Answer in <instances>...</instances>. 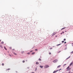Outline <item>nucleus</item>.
I'll return each instance as SVG.
<instances>
[{"label":"nucleus","mask_w":73,"mask_h":73,"mask_svg":"<svg viewBox=\"0 0 73 73\" xmlns=\"http://www.w3.org/2000/svg\"><path fill=\"white\" fill-rule=\"evenodd\" d=\"M67 71H70L71 69L70 68L69 66H68L67 68Z\"/></svg>","instance_id":"f257e3e1"},{"label":"nucleus","mask_w":73,"mask_h":73,"mask_svg":"<svg viewBox=\"0 0 73 73\" xmlns=\"http://www.w3.org/2000/svg\"><path fill=\"white\" fill-rule=\"evenodd\" d=\"M58 61V60H55L53 61L54 62L56 63V62H57Z\"/></svg>","instance_id":"f03ea898"},{"label":"nucleus","mask_w":73,"mask_h":73,"mask_svg":"<svg viewBox=\"0 0 73 73\" xmlns=\"http://www.w3.org/2000/svg\"><path fill=\"white\" fill-rule=\"evenodd\" d=\"M48 67H49V66L48 65H46L44 66V68H48Z\"/></svg>","instance_id":"7ed1b4c3"},{"label":"nucleus","mask_w":73,"mask_h":73,"mask_svg":"<svg viewBox=\"0 0 73 73\" xmlns=\"http://www.w3.org/2000/svg\"><path fill=\"white\" fill-rule=\"evenodd\" d=\"M72 64H73V62H72L70 64V66H72Z\"/></svg>","instance_id":"20e7f679"},{"label":"nucleus","mask_w":73,"mask_h":73,"mask_svg":"<svg viewBox=\"0 0 73 73\" xmlns=\"http://www.w3.org/2000/svg\"><path fill=\"white\" fill-rule=\"evenodd\" d=\"M56 33H53L52 35V36H54V35H56Z\"/></svg>","instance_id":"39448f33"},{"label":"nucleus","mask_w":73,"mask_h":73,"mask_svg":"<svg viewBox=\"0 0 73 73\" xmlns=\"http://www.w3.org/2000/svg\"><path fill=\"white\" fill-rule=\"evenodd\" d=\"M65 28H66V27H64V28H62L61 29V31H62V30H63V29H65Z\"/></svg>","instance_id":"423d86ee"},{"label":"nucleus","mask_w":73,"mask_h":73,"mask_svg":"<svg viewBox=\"0 0 73 73\" xmlns=\"http://www.w3.org/2000/svg\"><path fill=\"white\" fill-rule=\"evenodd\" d=\"M36 64L38 65V64H39V63H38V62H36Z\"/></svg>","instance_id":"0eeeda50"},{"label":"nucleus","mask_w":73,"mask_h":73,"mask_svg":"<svg viewBox=\"0 0 73 73\" xmlns=\"http://www.w3.org/2000/svg\"><path fill=\"white\" fill-rule=\"evenodd\" d=\"M40 67L41 68H43V66L40 65Z\"/></svg>","instance_id":"6e6552de"},{"label":"nucleus","mask_w":73,"mask_h":73,"mask_svg":"<svg viewBox=\"0 0 73 73\" xmlns=\"http://www.w3.org/2000/svg\"><path fill=\"white\" fill-rule=\"evenodd\" d=\"M31 54H32L33 55V54H35V52H32Z\"/></svg>","instance_id":"1a4fd4ad"},{"label":"nucleus","mask_w":73,"mask_h":73,"mask_svg":"<svg viewBox=\"0 0 73 73\" xmlns=\"http://www.w3.org/2000/svg\"><path fill=\"white\" fill-rule=\"evenodd\" d=\"M60 66H61V65H59L57 66V68H60Z\"/></svg>","instance_id":"9d476101"},{"label":"nucleus","mask_w":73,"mask_h":73,"mask_svg":"<svg viewBox=\"0 0 73 73\" xmlns=\"http://www.w3.org/2000/svg\"><path fill=\"white\" fill-rule=\"evenodd\" d=\"M4 48L5 49V50H7V48H6L5 46L4 47Z\"/></svg>","instance_id":"9b49d317"},{"label":"nucleus","mask_w":73,"mask_h":73,"mask_svg":"<svg viewBox=\"0 0 73 73\" xmlns=\"http://www.w3.org/2000/svg\"><path fill=\"white\" fill-rule=\"evenodd\" d=\"M0 47H1V48H3V46H1L0 45Z\"/></svg>","instance_id":"f8f14e48"},{"label":"nucleus","mask_w":73,"mask_h":73,"mask_svg":"<svg viewBox=\"0 0 73 73\" xmlns=\"http://www.w3.org/2000/svg\"><path fill=\"white\" fill-rule=\"evenodd\" d=\"M14 54H15V55H17V54L15 53V52H14Z\"/></svg>","instance_id":"ddd939ff"},{"label":"nucleus","mask_w":73,"mask_h":73,"mask_svg":"<svg viewBox=\"0 0 73 73\" xmlns=\"http://www.w3.org/2000/svg\"><path fill=\"white\" fill-rule=\"evenodd\" d=\"M70 56H69L68 58H67L66 60H67V59H68V58H70Z\"/></svg>","instance_id":"4468645a"},{"label":"nucleus","mask_w":73,"mask_h":73,"mask_svg":"<svg viewBox=\"0 0 73 73\" xmlns=\"http://www.w3.org/2000/svg\"><path fill=\"white\" fill-rule=\"evenodd\" d=\"M27 54H31V53L30 52H28L27 53Z\"/></svg>","instance_id":"2eb2a0df"},{"label":"nucleus","mask_w":73,"mask_h":73,"mask_svg":"<svg viewBox=\"0 0 73 73\" xmlns=\"http://www.w3.org/2000/svg\"><path fill=\"white\" fill-rule=\"evenodd\" d=\"M10 70V68H8L6 70Z\"/></svg>","instance_id":"dca6fc26"},{"label":"nucleus","mask_w":73,"mask_h":73,"mask_svg":"<svg viewBox=\"0 0 73 73\" xmlns=\"http://www.w3.org/2000/svg\"><path fill=\"white\" fill-rule=\"evenodd\" d=\"M56 71H54L53 73H56Z\"/></svg>","instance_id":"f3484780"},{"label":"nucleus","mask_w":73,"mask_h":73,"mask_svg":"<svg viewBox=\"0 0 73 73\" xmlns=\"http://www.w3.org/2000/svg\"><path fill=\"white\" fill-rule=\"evenodd\" d=\"M39 61H41V60L40 58L38 59Z\"/></svg>","instance_id":"a211bd4d"},{"label":"nucleus","mask_w":73,"mask_h":73,"mask_svg":"<svg viewBox=\"0 0 73 73\" xmlns=\"http://www.w3.org/2000/svg\"><path fill=\"white\" fill-rule=\"evenodd\" d=\"M30 52H33V50L30 51Z\"/></svg>","instance_id":"6ab92c4d"},{"label":"nucleus","mask_w":73,"mask_h":73,"mask_svg":"<svg viewBox=\"0 0 73 73\" xmlns=\"http://www.w3.org/2000/svg\"><path fill=\"white\" fill-rule=\"evenodd\" d=\"M2 66H4V64L3 63H2Z\"/></svg>","instance_id":"aec40b11"},{"label":"nucleus","mask_w":73,"mask_h":73,"mask_svg":"<svg viewBox=\"0 0 73 73\" xmlns=\"http://www.w3.org/2000/svg\"><path fill=\"white\" fill-rule=\"evenodd\" d=\"M1 43L2 44H4V42H2Z\"/></svg>","instance_id":"412c9836"},{"label":"nucleus","mask_w":73,"mask_h":73,"mask_svg":"<svg viewBox=\"0 0 73 73\" xmlns=\"http://www.w3.org/2000/svg\"><path fill=\"white\" fill-rule=\"evenodd\" d=\"M73 51L72 52H71V54H73Z\"/></svg>","instance_id":"4be33fe9"},{"label":"nucleus","mask_w":73,"mask_h":73,"mask_svg":"<svg viewBox=\"0 0 73 73\" xmlns=\"http://www.w3.org/2000/svg\"><path fill=\"white\" fill-rule=\"evenodd\" d=\"M61 45V44H58V45H57V46H58L59 45Z\"/></svg>","instance_id":"5701e85b"},{"label":"nucleus","mask_w":73,"mask_h":73,"mask_svg":"<svg viewBox=\"0 0 73 73\" xmlns=\"http://www.w3.org/2000/svg\"><path fill=\"white\" fill-rule=\"evenodd\" d=\"M35 50L36 51H37V49H35Z\"/></svg>","instance_id":"b1692460"},{"label":"nucleus","mask_w":73,"mask_h":73,"mask_svg":"<svg viewBox=\"0 0 73 73\" xmlns=\"http://www.w3.org/2000/svg\"><path fill=\"white\" fill-rule=\"evenodd\" d=\"M64 41H66V39L65 38L64 39Z\"/></svg>","instance_id":"393cba45"},{"label":"nucleus","mask_w":73,"mask_h":73,"mask_svg":"<svg viewBox=\"0 0 73 73\" xmlns=\"http://www.w3.org/2000/svg\"><path fill=\"white\" fill-rule=\"evenodd\" d=\"M23 63L25 62V61L23 60Z\"/></svg>","instance_id":"a878e982"},{"label":"nucleus","mask_w":73,"mask_h":73,"mask_svg":"<svg viewBox=\"0 0 73 73\" xmlns=\"http://www.w3.org/2000/svg\"><path fill=\"white\" fill-rule=\"evenodd\" d=\"M9 49H12V48H11V47H9Z\"/></svg>","instance_id":"bb28decb"},{"label":"nucleus","mask_w":73,"mask_h":73,"mask_svg":"<svg viewBox=\"0 0 73 73\" xmlns=\"http://www.w3.org/2000/svg\"><path fill=\"white\" fill-rule=\"evenodd\" d=\"M62 42L63 43V42H64V41H62Z\"/></svg>","instance_id":"cd10ccee"},{"label":"nucleus","mask_w":73,"mask_h":73,"mask_svg":"<svg viewBox=\"0 0 73 73\" xmlns=\"http://www.w3.org/2000/svg\"><path fill=\"white\" fill-rule=\"evenodd\" d=\"M24 51H23L22 52V53H24Z\"/></svg>","instance_id":"c85d7f7f"},{"label":"nucleus","mask_w":73,"mask_h":73,"mask_svg":"<svg viewBox=\"0 0 73 73\" xmlns=\"http://www.w3.org/2000/svg\"><path fill=\"white\" fill-rule=\"evenodd\" d=\"M49 54H51V52H49Z\"/></svg>","instance_id":"c756f323"},{"label":"nucleus","mask_w":73,"mask_h":73,"mask_svg":"<svg viewBox=\"0 0 73 73\" xmlns=\"http://www.w3.org/2000/svg\"><path fill=\"white\" fill-rule=\"evenodd\" d=\"M58 70H57L56 71V72H58Z\"/></svg>","instance_id":"7c9ffc66"},{"label":"nucleus","mask_w":73,"mask_h":73,"mask_svg":"<svg viewBox=\"0 0 73 73\" xmlns=\"http://www.w3.org/2000/svg\"><path fill=\"white\" fill-rule=\"evenodd\" d=\"M60 70H62V69H59V71H60Z\"/></svg>","instance_id":"2f4dec72"},{"label":"nucleus","mask_w":73,"mask_h":73,"mask_svg":"<svg viewBox=\"0 0 73 73\" xmlns=\"http://www.w3.org/2000/svg\"><path fill=\"white\" fill-rule=\"evenodd\" d=\"M55 37H57V36L56 35Z\"/></svg>","instance_id":"473e14b6"},{"label":"nucleus","mask_w":73,"mask_h":73,"mask_svg":"<svg viewBox=\"0 0 73 73\" xmlns=\"http://www.w3.org/2000/svg\"><path fill=\"white\" fill-rule=\"evenodd\" d=\"M72 46H73V43L72 44Z\"/></svg>","instance_id":"72a5a7b5"},{"label":"nucleus","mask_w":73,"mask_h":73,"mask_svg":"<svg viewBox=\"0 0 73 73\" xmlns=\"http://www.w3.org/2000/svg\"><path fill=\"white\" fill-rule=\"evenodd\" d=\"M66 43V42H64V43L65 44V43Z\"/></svg>","instance_id":"f704fd0d"},{"label":"nucleus","mask_w":73,"mask_h":73,"mask_svg":"<svg viewBox=\"0 0 73 73\" xmlns=\"http://www.w3.org/2000/svg\"><path fill=\"white\" fill-rule=\"evenodd\" d=\"M62 33H64V31L62 32Z\"/></svg>","instance_id":"c9c22d12"},{"label":"nucleus","mask_w":73,"mask_h":73,"mask_svg":"<svg viewBox=\"0 0 73 73\" xmlns=\"http://www.w3.org/2000/svg\"><path fill=\"white\" fill-rule=\"evenodd\" d=\"M35 70H37V68H35Z\"/></svg>","instance_id":"e433bc0d"},{"label":"nucleus","mask_w":73,"mask_h":73,"mask_svg":"<svg viewBox=\"0 0 73 73\" xmlns=\"http://www.w3.org/2000/svg\"><path fill=\"white\" fill-rule=\"evenodd\" d=\"M66 65V64H64V66H65V65Z\"/></svg>","instance_id":"4c0bfd02"},{"label":"nucleus","mask_w":73,"mask_h":73,"mask_svg":"<svg viewBox=\"0 0 73 73\" xmlns=\"http://www.w3.org/2000/svg\"><path fill=\"white\" fill-rule=\"evenodd\" d=\"M9 56H11V55H9Z\"/></svg>","instance_id":"58836bf2"},{"label":"nucleus","mask_w":73,"mask_h":73,"mask_svg":"<svg viewBox=\"0 0 73 73\" xmlns=\"http://www.w3.org/2000/svg\"><path fill=\"white\" fill-rule=\"evenodd\" d=\"M68 73H70V71Z\"/></svg>","instance_id":"ea45409f"},{"label":"nucleus","mask_w":73,"mask_h":73,"mask_svg":"<svg viewBox=\"0 0 73 73\" xmlns=\"http://www.w3.org/2000/svg\"><path fill=\"white\" fill-rule=\"evenodd\" d=\"M31 73H35V72H32Z\"/></svg>","instance_id":"a19ab883"},{"label":"nucleus","mask_w":73,"mask_h":73,"mask_svg":"<svg viewBox=\"0 0 73 73\" xmlns=\"http://www.w3.org/2000/svg\"><path fill=\"white\" fill-rule=\"evenodd\" d=\"M61 35H62V33H61Z\"/></svg>","instance_id":"79ce46f5"},{"label":"nucleus","mask_w":73,"mask_h":73,"mask_svg":"<svg viewBox=\"0 0 73 73\" xmlns=\"http://www.w3.org/2000/svg\"><path fill=\"white\" fill-rule=\"evenodd\" d=\"M26 61H27V60H26Z\"/></svg>","instance_id":"37998d69"},{"label":"nucleus","mask_w":73,"mask_h":73,"mask_svg":"<svg viewBox=\"0 0 73 73\" xmlns=\"http://www.w3.org/2000/svg\"><path fill=\"white\" fill-rule=\"evenodd\" d=\"M0 41H1V40H0Z\"/></svg>","instance_id":"c03bdc74"},{"label":"nucleus","mask_w":73,"mask_h":73,"mask_svg":"<svg viewBox=\"0 0 73 73\" xmlns=\"http://www.w3.org/2000/svg\"><path fill=\"white\" fill-rule=\"evenodd\" d=\"M65 32H66V31H65Z\"/></svg>","instance_id":"a18cd8bd"}]
</instances>
